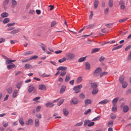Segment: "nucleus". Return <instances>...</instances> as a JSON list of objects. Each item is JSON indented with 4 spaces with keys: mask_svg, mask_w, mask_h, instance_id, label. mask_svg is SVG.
<instances>
[{
    "mask_svg": "<svg viewBox=\"0 0 131 131\" xmlns=\"http://www.w3.org/2000/svg\"><path fill=\"white\" fill-rule=\"evenodd\" d=\"M22 82H20L17 83L16 87L18 89H19L20 88L22 84Z\"/></svg>",
    "mask_w": 131,
    "mask_h": 131,
    "instance_id": "nucleus-36",
    "label": "nucleus"
},
{
    "mask_svg": "<svg viewBox=\"0 0 131 131\" xmlns=\"http://www.w3.org/2000/svg\"><path fill=\"white\" fill-rule=\"evenodd\" d=\"M100 118V116H98L97 117L94 118L92 120V121H95L97 120H99Z\"/></svg>",
    "mask_w": 131,
    "mask_h": 131,
    "instance_id": "nucleus-53",
    "label": "nucleus"
},
{
    "mask_svg": "<svg viewBox=\"0 0 131 131\" xmlns=\"http://www.w3.org/2000/svg\"><path fill=\"white\" fill-rule=\"evenodd\" d=\"M123 46L122 45H120L117 47H114L112 49V51H113L115 50L120 48H121Z\"/></svg>",
    "mask_w": 131,
    "mask_h": 131,
    "instance_id": "nucleus-33",
    "label": "nucleus"
},
{
    "mask_svg": "<svg viewBox=\"0 0 131 131\" xmlns=\"http://www.w3.org/2000/svg\"><path fill=\"white\" fill-rule=\"evenodd\" d=\"M39 89L41 90H46V87L45 85L43 84L40 85L39 86Z\"/></svg>",
    "mask_w": 131,
    "mask_h": 131,
    "instance_id": "nucleus-10",
    "label": "nucleus"
},
{
    "mask_svg": "<svg viewBox=\"0 0 131 131\" xmlns=\"http://www.w3.org/2000/svg\"><path fill=\"white\" fill-rule=\"evenodd\" d=\"M38 56H34L31 57L29 59V60H36L38 58Z\"/></svg>",
    "mask_w": 131,
    "mask_h": 131,
    "instance_id": "nucleus-42",
    "label": "nucleus"
},
{
    "mask_svg": "<svg viewBox=\"0 0 131 131\" xmlns=\"http://www.w3.org/2000/svg\"><path fill=\"white\" fill-rule=\"evenodd\" d=\"M33 53V52L32 51H28L25 52V55H28L31 54H32Z\"/></svg>",
    "mask_w": 131,
    "mask_h": 131,
    "instance_id": "nucleus-56",
    "label": "nucleus"
},
{
    "mask_svg": "<svg viewBox=\"0 0 131 131\" xmlns=\"http://www.w3.org/2000/svg\"><path fill=\"white\" fill-rule=\"evenodd\" d=\"M15 23H9L7 24V26L8 27H9L12 26H13L14 25H15Z\"/></svg>",
    "mask_w": 131,
    "mask_h": 131,
    "instance_id": "nucleus-61",
    "label": "nucleus"
},
{
    "mask_svg": "<svg viewBox=\"0 0 131 131\" xmlns=\"http://www.w3.org/2000/svg\"><path fill=\"white\" fill-rule=\"evenodd\" d=\"M117 108L116 107V106L115 105H114V106L112 108V111L114 112H115L116 111Z\"/></svg>",
    "mask_w": 131,
    "mask_h": 131,
    "instance_id": "nucleus-52",
    "label": "nucleus"
},
{
    "mask_svg": "<svg viewBox=\"0 0 131 131\" xmlns=\"http://www.w3.org/2000/svg\"><path fill=\"white\" fill-rule=\"evenodd\" d=\"M128 18H124V19H120L119 20V21L121 23L123 22L124 21H126Z\"/></svg>",
    "mask_w": 131,
    "mask_h": 131,
    "instance_id": "nucleus-51",
    "label": "nucleus"
},
{
    "mask_svg": "<svg viewBox=\"0 0 131 131\" xmlns=\"http://www.w3.org/2000/svg\"><path fill=\"white\" fill-rule=\"evenodd\" d=\"M97 84L96 83H93L92 84L91 87L93 89H95L97 87Z\"/></svg>",
    "mask_w": 131,
    "mask_h": 131,
    "instance_id": "nucleus-23",
    "label": "nucleus"
},
{
    "mask_svg": "<svg viewBox=\"0 0 131 131\" xmlns=\"http://www.w3.org/2000/svg\"><path fill=\"white\" fill-rule=\"evenodd\" d=\"M131 47V45H129L127 46V47L125 48V51H127L128 50H129Z\"/></svg>",
    "mask_w": 131,
    "mask_h": 131,
    "instance_id": "nucleus-55",
    "label": "nucleus"
},
{
    "mask_svg": "<svg viewBox=\"0 0 131 131\" xmlns=\"http://www.w3.org/2000/svg\"><path fill=\"white\" fill-rule=\"evenodd\" d=\"M90 69V65L89 63L87 62H85V69L89 70Z\"/></svg>",
    "mask_w": 131,
    "mask_h": 131,
    "instance_id": "nucleus-18",
    "label": "nucleus"
},
{
    "mask_svg": "<svg viewBox=\"0 0 131 131\" xmlns=\"http://www.w3.org/2000/svg\"><path fill=\"white\" fill-rule=\"evenodd\" d=\"M64 100H61L59 103H57L58 106H59L61 105L63 102Z\"/></svg>",
    "mask_w": 131,
    "mask_h": 131,
    "instance_id": "nucleus-57",
    "label": "nucleus"
},
{
    "mask_svg": "<svg viewBox=\"0 0 131 131\" xmlns=\"http://www.w3.org/2000/svg\"><path fill=\"white\" fill-rule=\"evenodd\" d=\"M66 56L69 59H73L75 57L74 54L70 52L67 53L66 54Z\"/></svg>",
    "mask_w": 131,
    "mask_h": 131,
    "instance_id": "nucleus-5",
    "label": "nucleus"
},
{
    "mask_svg": "<svg viewBox=\"0 0 131 131\" xmlns=\"http://www.w3.org/2000/svg\"><path fill=\"white\" fill-rule=\"evenodd\" d=\"M108 4L110 7H112L113 6V1L112 0H109Z\"/></svg>",
    "mask_w": 131,
    "mask_h": 131,
    "instance_id": "nucleus-41",
    "label": "nucleus"
},
{
    "mask_svg": "<svg viewBox=\"0 0 131 131\" xmlns=\"http://www.w3.org/2000/svg\"><path fill=\"white\" fill-rule=\"evenodd\" d=\"M72 102L73 104L76 105L78 103L79 100L77 98L74 97L72 99Z\"/></svg>",
    "mask_w": 131,
    "mask_h": 131,
    "instance_id": "nucleus-6",
    "label": "nucleus"
},
{
    "mask_svg": "<svg viewBox=\"0 0 131 131\" xmlns=\"http://www.w3.org/2000/svg\"><path fill=\"white\" fill-rule=\"evenodd\" d=\"M82 77H79L77 79V83H79L80 82L82 81Z\"/></svg>",
    "mask_w": 131,
    "mask_h": 131,
    "instance_id": "nucleus-45",
    "label": "nucleus"
},
{
    "mask_svg": "<svg viewBox=\"0 0 131 131\" xmlns=\"http://www.w3.org/2000/svg\"><path fill=\"white\" fill-rule=\"evenodd\" d=\"M93 15V12L92 11H90V14L89 16V19H92Z\"/></svg>",
    "mask_w": 131,
    "mask_h": 131,
    "instance_id": "nucleus-58",
    "label": "nucleus"
},
{
    "mask_svg": "<svg viewBox=\"0 0 131 131\" xmlns=\"http://www.w3.org/2000/svg\"><path fill=\"white\" fill-rule=\"evenodd\" d=\"M15 67H16V65L14 64L8 65L7 66V68L8 70H10Z\"/></svg>",
    "mask_w": 131,
    "mask_h": 131,
    "instance_id": "nucleus-17",
    "label": "nucleus"
},
{
    "mask_svg": "<svg viewBox=\"0 0 131 131\" xmlns=\"http://www.w3.org/2000/svg\"><path fill=\"white\" fill-rule=\"evenodd\" d=\"M98 91V89L97 88L93 89L92 91V94L93 95H95L97 93Z\"/></svg>",
    "mask_w": 131,
    "mask_h": 131,
    "instance_id": "nucleus-25",
    "label": "nucleus"
},
{
    "mask_svg": "<svg viewBox=\"0 0 131 131\" xmlns=\"http://www.w3.org/2000/svg\"><path fill=\"white\" fill-rule=\"evenodd\" d=\"M40 98V97H37L34 98L33 99V100L34 101H36L37 100H39Z\"/></svg>",
    "mask_w": 131,
    "mask_h": 131,
    "instance_id": "nucleus-62",
    "label": "nucleus"
},
{
    "mask_svg": "<svg viewBox=\"0 0 131 131\" xmlns=\"http://www.w3.org/2000/svg\"><path fill=\"white\" fill-rule=\"evenodd\" d=\"M105 59V58L104 57L101 56L100 57L99 59V61L100 62H102Z\"/></svg>",
    "mask_w": 131,
    "mask_h": 131,
    "instance_id": "nucleus-47",
    "label": "nucleus"
},
{
    "mask_svg": "<svg viewBox=\"0 0 131 131\" xmlns=\"http://www.w3.org/2000/svg\"><path fill=\"white\" fill-rule=\"evenodd\" d=\"M20 30V29L19 28L17 29L11 31L10 32V34H16Z\"/></svg>",
    "mask_w": 131,
    "mask_h": 131,
    "instance_id": "nucleus-20",
    "label": "nucleus"
},
{
    "mask_svg": "<svg viewBox=\"0 0 131 131\" xmlns=\"http://www.w3.org/2000/svg\"><path fill=\"white\" fill-rule=\"evenodd\" d=\"M94 124V122H92L89 123V124H88V126L89 127H91L93 126Z\"/></svg>",
    "mask_w": 131,
    "mask_h": 131,
    "instance_id": "nucleus-49",
    "label": "nucleus"
},
{
    "mask_svg": "<svg viewBox=\"0 0 131 131\" xmlns=\"http://www.w3.org/2000/svg\"><path fill=\"white\" fill-rule=\"evenodd\" d=\"M108 102V100L107 99H105L99 102V104H105L107 103Z\"/></svg>",
    "mask_w": 131,
    "mask_h": 131,
    "instance_id": "nucleus-22",
    "label": "nucleus"
},
{
    "mask_svg": "<svg viewBox=\"0 0 131 131\" xmlns=\"http://www.w3.org/2000/svg\"><path fill=\"white\" fill-rule=\"evenodd\" d=\"M66 86L64 85H62L61 87L60 91V93L61 94L63 93L65 91Z\"/></svg>",
    "mask_w": 131,
    "mask_h": 131,
    "instance_id": "nucleus-11",
    "label": "nucleus"
},
{
    "mask_svg": "<svg viewBox=\"0 0 131 131\" xmlns=\"http://www.w3.org/2000/svg\"><path fill=\"white\" fill-rule=\"evenodd\" d=\"M129 110V107L127 105H125L123 107V111L124 113L127 112Z\"/></svg>",
    "mask_w": 131,
    "mask_h": 131,
    "instance_id": "nucleus-9",
    "label": "nucleus"
},
{
    "mask_svg": "<svg viewBox=\"0 0 131 131\" xmlns=\"http://www.w3.org/2000/svg\"><path fill=\"white\" fill-rule=\"evenodd\" d=\"M86 57H84L79 58L78 60V61L81 62L84 61L85 60Z\"/></svg>",
    "mask_w": 131,
    "mask_h": 131,
    "instance_id": "nucleus-38",
    "label": "nucleus"
},
{
    "mask_svg": "<svg viewBox=\"0 0 131 131\" xmlns=\"http://www.w3.org/2000/svg\"><path fill=\"white\" fill-rule=\"evenodd\" d=\"M10 42L11 44H14L15 43L17 42V41L16 40H10Z\"/></svg>",
    "mask_w": 131,
    "mask_h": 131,
    "instance_id": "nucleus-64",
    "label": "nucleus"
},
{
    "mask_svg": "<svg viewBox=\"0 0 131 131\" xmlns=\"http://www.w3.org/2000/svg\"><path fill=\"white\" fill-rule=\"evenodd\" d=\"M54 105V104L51 103H48L46 104V106L47 107H53Z\"/></svg>",
    "mask_w": 131,
    "mask_h": 131,
    "instance_id": "nucleus-21",
    "label": "nucleus"
},
{
    "mask_svg": "<svg viewBox=\"0 0 131 131\" xmlns=\"http://www.w3.org/2000/svg\"><path fill=\"white\" fill-rule=\"evenodd\" d=\"M96 26L95 23H94L93 24H92L90 25H89L86 26V28L87 29H92L94 27H95Z\"/></svg>",
    "mask_w": 131,
    "mask_h": 131,
    "instance_id": "nucleus-7",
    "label": "nucleus"
},
{
    "mask_svg": "<svg viewBox=\"0 0 131 131\" xmlns=\"http://www.w3.org/2000/svg\"><path fill=\"white\" fill-rule=\"evenodd\" d=\"M91 102L92 101L91 100L89 99H86L84 101L85 105L86 106L88 104H91Z\"/></svg>",
    "mask_w": 131,
    "mask_h": 131,
    "instance_id": "nucleus-12",
    "label": "nucleus"
},
{
    "mask_svg": "<svg viewBox=\"0 0 131 131\" xmlns=\"http://www.w3.org/2000/svg\"><path fill=\"white\" fill-rule=\"evenodd\" d=\"M79 97L81 99H84L85 98L84 94L83 93H81L79 95Z\"/></svg>",
    "mask_w": 131,
    "mask_h": 131,
    "instance_id": "nucleus-48",
    "label": "nucleus"
},
{
    "mask_svg": "<svg viewBox=\"0 0 131 131\" xmlns=\"http://www.w3.org/2000/svg\"><path fill=\"white\" fill-rule=\"evenodd\" d=\"M17 90H15L13 93V96L15 98L17 96Z\"/></svg>",
    "mask_w": 131,
    "mask_h": 131,
    "instance_id": "nucleus-35",
    "label": "nucleus"
},
{
    "mask_svg": "<svg viewBox=\"0 0 131 131\" xmlns=\"http://www.w3.org/2000/svg\"><path fill=\"white\" fill-rule=\"evenodd\" d=\"M124 2L123 1H119V5L121 6V5L124 4Z\"/></svg>",
    "mask_w": 131,
    "mask_h": 131,
    "instance_id": "nucleus-63",
    "label": "nucleus"
},
{
    "mask_svg": "<svg viewBox=\"0 0 131 131\" xmlns=\"http://www.w3.org/2000/svg\"><path fill=\"white\" fill-rule=\"evenodd\" d=\"M119 99V97H117L114 99L112 101V104L113 105H114V104H116Z\"/></svg>",
    "mask_w": 131,
    "mask_h": 131,
    "instance_id": "nucleus-32",
    "label": "nucleus"
},
{
    "mask_svg": "<svg viewBox=\"0 0 131 131\" xmlns=\"http://www.w3.org/2000/svg\"><path fill=\"white\" fill-rule=\"evenodd\" d=\"M8 13H6V12L3 13H2L1 14V16L3 18L7 17L8 16Z\"/></svg>",
    "mask_w": 131,
    "mask_h": 131,
    "instance_id": "nucleus-30",
    "label": "nucleus"
},
{
    "mask_svg": "<svg viewBox=\"0 0 131 131\" xmlns=\"http://www.w3.org/2000/svg\"><path fill=\"white\" fill-rule=\"evenodd\" d=\"M31 65L29 64H26L25 65V68L26 69H27L31 68Z\"/></svg>",
    "mask_w": 131,
    "mask_h": 131,
    "instance_id": "nucleus-39",
    "label": "nucleus"
},
{
    "mask_svg": "<svg viewBox=\"0 0 131 131\" xmlns=\"http://www.w3.org/2000/svg\"><path fill=\"white\" fill-rule=\"evenodd\" d=\"M9 19L8 18H6L4 19L3 21V23L5 24L8 23L9 21Z\"/></svg>",
    "mask_w": 131,
    "mask_h": 131,
    "instance_id": "nucleus-29",
    "label": "nucleus"
},
{
    "mask_svg": "<svg viewBox=\"0 0 131 131\" xmlns=\"http://www.w3.org/2000/svg\"><path fill=\"white\" fill-rule=\"evenodd\" d=\"M63 112L64 115L65 116H67L69 114V111L67 110L65 108L63 109Z\"/></svg>",
    "mask_w": 131,
    "mask_h": 131,
    "instance_id": "nucleus-16",
    "label": "nucleus"
},
{
    "mask_svg": "<svg viewBox=\"0 0 131 131\" xmlns=\"http://www.w3.org/2000/svg\"><path fill=\"white\" fill-rule=\"evenodd\" d=\"M19 122L22 126H23L24 125V123L23 121V119L22 117H21L20 118Z\"/></svg>",
    "mask_w": 131,
    "mask_h": 131,
    "instance_id": "nucleus-31",
    "label": "nucleus"
},
{
    "mask_svg": "<svg viewBox=\"0 0 131 131\" xmlns=\"http://www.w3.org/2000/svg\"><path fill=\"white\" fill-rule=\"evenodd\" d=\"M102 71V69L100 67L97 68L95 70L93 73V75L95 77H96L99 75L100 73Z\"/></svg>",
    "mask_w": 131,
    "mask_h": 131,
    "instance_id": "nucleus-2",
    "label": "nucleus"
},
{
    "mask_svg": "<svg viewBox=\"0 0 131 131\" xmlns=\"http://www.w3.org/2000/svg\"><path fill=\"white\" fill-rule=\"evenodd\" d=\"M91 109L90 108L88 109L86 111H85L84 113V114L85 115H86L88 113H91Z\"/></svg>",
    "mask_w": 131,
    "mask_h": 131,
    "instance_id": "nucleus-44",
    "label": "nucleus"
},
{
    "mask_svg": "<svg viewBox=\"0 0 131 131\" xmlns=\"http://www.w3.org/2000/svg\"><path fill=\"white\" fill-rule=\"evenodd\" d=\"M7 90L8 93L9 94H11L12 92V88L11 87H9Z\"/></svg>",
    "mask_w": 131,
    "mask_h": 131,
    "instance_id": "nucleus-43",
    "label": "nucleus"
},
{
    "mask_svg": "<svg viewBox=\"0 0 131 131\" xmlns=\"http://www.w3.org/2000/svg\"><path fill=\"white\" fill-rule=\"evenodd\" d=\"M108 74V72H101L100 74V77L101 78L103 75H106Z\"/></svg>",
    "mask_w": 131,
    "mask_h": 131,
    "instance_id": "nucleus-37",
    "label": "nucleus"
},
{
    "mask_svg": "<svg viewBox=\"0 0 131 131\" xmlns=\"http://www.w3.org/2000/svg\"><path fill=\"white\" fill-rule=\"evenodd\" d=\"M56 24V22L55 21H52L51 24V27H53Z\"/></svg>",
    "mask_w": 131,
    "mask_h": 131,
    "instance_id": "nucleus-59",
    "label": "nucleus"
},
{
    "mask_svg": "<svg viewBox=\"0 0 131 131\" xmlns=\"http://www.w3.org/2000/svg\"><path fill=\"white\" fill-rule=\"evenodd\" d=\"M35 126L38 127L39 126V120L38 119H36L35 121Z\"/></svg>",
    "mask_w": 131,
    "mask_h": 131,
    "instance_id": "nucleus-27",
    "label": "nucleus"
},
{
    "mask_svg": "<svg viewBox=\"0 0 131 131\" xmlns=\"http://www.w3.org/2000/svg\"><path fill=\"white\" fill-rule=\"evenodd\" d=\"M91 122V121L89 120H85L84 121V126L85 127L87 125H88L89 122Z\"/></svg>",
    "mask_w": 131,
    "mask_h": 131,
    "instance_id": "nucleus-26",
    "label": "nucleus"
},
{
    "mask_svg": "<svg viewBox=\"0 0 131 131\" xmlns=\"http://www.w3.org/2000/svg\"><path fill=\"white\" fill-rule=\"evenodd\" d=\"M122 83V87L123 88H125L126 87L127 85V84L126 82L125 81L123 83Z\"/></svg>",
    "mask_w": 131,
    "mask_h": 131,
    "instance_id": "nucleus-40",
    "label": "nucleus"
},
{
    "mask_svg": "<svg viewBox=\"0 0 131 131\" xmlns=\"http://www.w3.org/2000/svg\"><path fill=\"white\" fill-rule=\"evenodd\" d=\"M12 3L11 7L12 8H14L16 6L17 4V2L15 0H12Z\"/></svg>",
    "mask_w": 131,
    "mask_h": 131,
    "instance_id": "nucleus-14",
    "label": "nucleus"
},
{
    "mask_svg": "<svg viewBox=\"0 0 131 131\" xmlns=\"http://www.w3.org/2000/svg\"><path fill=\"white\" fill-rule=\"evenodd\" d=\"M67 69V68L66 67L60 66L58 68L57 70H62L64 71L63 72H61L60 74V76L63 77L66 74V72L65 70Z\"/></svg>",
    "mask_w": 131,
    "mask_h": 131,
    "instance_id": "nucleus-1",
    "label": "nucleus"
},
{
    "mask_svg": "<svg viewBox=\"0 0 131 131\" xmlns=\"http://www.w3.org/2000/svg\"><path fill=\"white\" fill-rule=\"evenodd\" d=\"M99 2L98 0H95L94 3V8H96L98 5Z\"/></svg>",
    "mask_w": 131,
    "mask_h": 131,
    "instance_id": "nucleus-19",
    "label": "nucleus"
},
{
    "mask_svg": "<svg viewBox=\"0 0 131 131\" xmlns=\"http://www.w3.org/2000/svg\"><path fill=\"white\" fill-rule=\"evenodd\" d=\"M83 124V122H81L79 123H78L75 124L74 126H81Z\"/></svg>",
    "mask_w": 131,
    "mask_h": 131,
    "instance_id": "nucleus-54",
    "label": "nucleus"
},
{
    "mask_svg": "<svg viewBox=\"0 0 131 131\" xmlns=\"http://www.w3.org/2000/svg\"><path fill=\"white\" fill-rule=\"evenodd\" d=\"M34 87L33 85H30L29 86L28 92L29 93L31 92L34 89Z\"/></svg>",
    "mask_w": 131,
    "mask_h": 131,
    "instance_id": "nucleus-8",
    "label": "nucleus"
},
{
    "mask_svg": "<svg viewBox=\"0 0 131 131\" xmlns=\"http://www.w3.org/2000/svg\"><path fill=\"white\" fill-rule=\"evenodd\" d=\"M100 50V49L99 48H95L92 50L91 52V53H94L97 52H98Z\"/></svg>",
    "mask_w": 131,
    "mask_h": 131,
    "instance_id": "nucleus-24",
    "label": "nucleus"
},
{
    "mask_svg": "<svg viewBox=\"0 0 131 131\" xmlns=\"http://www.w3.org/2000/svg\"><path fill=\"white\" fill-rule=\"evenodd\" d=\"M113 121H110L108 123V127H110L112 126L113 125Z\"/></svg>",
    "mask_w": 131,
    "mask_h": 131,
    "instance_id": "nucleus-46",
    "label": "nucleus"
},
{
    "mask_svg": "<svg viewBox=\"0 0 131 131\" xmlns=\"http://www.w3.org/2000/svg\"><path fill=\"white\" fill-rule=\"evenodd\" d=\"M71 78L70 74L69 73L67 74L66 76V78L65 79V81L66 82H67Z\"/></svg>",
    "mask_w": 131,
    "mask_h": 131,
    "instance_id": "nucleus-15",
    "label": "nucleus"
},
{
    "mask_svg": "<svg viewBox=\"0 0 131 131\" xmlns=\"http://www.w3.org/2000/svg\"><path fill=\"white\" fill-rule=\"evenodd\" d=\"M82 85H77L74 86L73 88V90L75 91L74 93H78L80 91V89L82 88Z\"/></svg>",
    "mask_w": 131,
    "mask_h": 131,
    "instance_id": "nucleus-3",
    "label": "nucleus"
},
{
    "mask_svg": "<svg viewBox=\"0 0 131 131\" xmlns=\"http://www.w3.org/2000/svg\"><path fill=\"white\" fill-rule=\"evenodd\" d=\"M125 79V77L123 75H121L119 78V81L121 83H122L124 82Z\"/></svg>",
    "mask_w": 131,
    "mask_h": 131,
    "instance_id": "nucleus-13",
    "label": "nucleus"
},
{
    "mask_svg": "<svg viewBox=\"0 0 131 131\" xmlns=\"http://www.w3.org/2000/svg\"><path fill=\"white\" fill-rule=\"evenodd\" d=\"M2 56L4 59H6L5 60V63L6 64H9L11 63L12 64V60L10 58H7L3 54H2Z\"/></svg>",
    "mask_w": 131,
    "mask_h": 131,
    "instance_id": "nucleus-4",
    "label": "nucleus"
},
{
    "mask_svg": "<svg viewBox=\"0 0 131 131\" xmlns=\"http://www.w3.org/2000/svg\"><path fill=\"white\" fill-rule=\"evenodd\" d=\"M9 1V0H5L3 3V5L4 6H6L8 3Z\"/></svg>",
    "mask_w": 131,
    "mask_h": 131,
    "instance_id": "nucleus-34",
    "label": "nucleus"
},
{
    "mask_svg": "<svg viewBox=\"0 0 131 131\" xmlns=\"http://www.w3.org/2000/svg\"><path fill=\"white\" fill-rule=\"evenodd\" d=\"M109 8L108 7L106 8L104 11V13L105 14H107L108 12Z\"/></svg>",
    "mask_w": 131,
    "mask_h": 131,
    "instance_id": "nucleus-60",
    "label": "nucleus"
},
{
    "mask_svg": "<svg viewBox=\"0 0 131 131\" xmlns=\"http://www.w3.org/2000/svg\"><path fill=\"white\" fill-rule=\"evenodd\" d=\"M39 46L41 47L42 50L44 51H46L45 49V45L42 43H41V44L39 45Z\"/></svg>",
    "mask_w": 131,
    "mask_h": 131,
    "instance_id": "nucleus-28",
    "label": "nucleus"
},
{
    "mask_svg": "<svg viewBox=\"0 0 131 131\" xmlns=\"http://www.w3.org/2000/svg\"><path fill=\"white\" fill-rule=\"evenodd\" d=\"M66 58L64 57L62 59H59L58 60V62L60 63H62L66 61Z\"/></svg>",
    "mask_w": 131,
    "mask_h": 131,
    "instance_id": "nucleus-50",
    "label": "nucleus"
}]
</instances>
